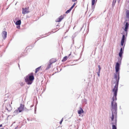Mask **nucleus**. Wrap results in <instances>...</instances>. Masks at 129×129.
<instances>
[{
  "instance_id": "5",
  "label": "nucleus",
  "mask_w": 129,
  "mask_h": 129,
  "mask_svg": "<svg viewBox=\"0 0 129 129\" xmlns=\"http://www.w3.org/2000/svg\"><path fill=\"white\" fill-rule=\"evenodd\" d=\"M64 15H61L59 18H58L56 20V22H60L61 20L64 18Z\"/></svg>"
},
{
  "instance_id": "7",
  "label": "nucleus",
  "mask_w": 129,
  "mask_h": 129,
  "mask_svg": "<svg viewBox=\"0 0 129 129\" xmlns=\"http://www.w3.org/2000/svg\"><path fill=\"white\" fill-rule=\"evenodd\" d=\"M29 12L28 9L27 8H25L24 9L22 8V13L23 14H25Z\"/></svg>"
},
{
  "instance_id": "11",
  "label": "nucleus",
  "mask_w": 129,
  "mask_h": 129,
  "mask_svg": "<svg viewBox=\"0 0 129 129\" xmlns=\"http://www.w3.org/2000/svg\"><path fill=\"white\" fill-rule=\"evenodd\" d=\"M71 54V53H70L69 55L68 56V57L67 56H66L65 57H64L63 59L62 60V62H64L66 61L68 58H69V56Z\"/></svg>"
},
{
  "instance_id": "6",
  "label": "nucleus",
  "mask_w": 129,
  "mask_h": 129,
  "mask_svg": "<svg viewBox=\"0 0 129 129\" xmlns=\"http://www.w3.org/2000/svg\"><path fill=\"white\" fill-rule=\"evenodd\" d=\"M7 33L6 31H3L2 33V36L4 39H5L7 37Z\"/></svg>"
},
{
  "instance_id": "18",
  "label": "nucleus",
  "mask_w": 129,
  "mask_h": 129,
  "mask_svg": "<svg viewBox=\"0 0 129 129\" xmlns=\"http://www.w3.org/2000/svg\"><path fill=\"white\" fill-rule=\"evenodd\" d=\"M95 3V0H92L91 5L92 6L94 5Z\"/></svg>"
},
{
  "instance_id": "4",
  "label": "nucleus",
  "mask_w": 129,
  "mask_h": 129,
  "mask_svg": "<svg viewBox=\"0 0 129 129\" xmlns=\"http://www.w3.org/2000/svg\"><path fill=\"white\" fill-rule=\"evenodd\" d=\"M24 105L21 104H20V107L18 108V110L19 112H20L23 110Z\"/></svg>"
},
{
  "instance_id": "1",
  "label": "nucleus",
  "mask_w": 129,
  "mask_h": 129,
  "mask_svg": "<svg viewBox=\"0 0 129 129\" xmlns=\"http://www.w3.org/2000/svg\"><path fill=\"white\" fill-rule=\"evenodd\" d=\"M119 68H115L116 73L114 74V79L113 84V85H114V88L112 89V91L114 93V95L112 98V101L111 102V110L112 111V116L110 117L112 121H114V115L113 112H115L117 110V105L115 101L116 100V96L118 90V86L119 80ZM116 120L115 119V120Z\"/></svg>"
},
{
  "instance_id": "9",
  "label": "nucleus",
  "mask_w": 129,
  "mask_h": 129,
  "mask_svg": "<svg viewBox=\"0 0 129 129\" xmlns=\"http://www.w3.org/2000/svg\"><path fill=\"white\" fill-rule=\"evenodd\" d=\"M76 3H74V4L72 6L70 9L68 10L66 12V13L68 14L69 13L71 10L73 9V8L76 5Z\"/></svg>"
},
{
  "instance_id": "24",
  "label": "nucleus",
  "mask_w": 129,
  "mask_h": 129,
  "mask_svg": "<svg viewBox=\"0 0 129 129\" xmlns=\"http://www.w3.org/2000/svg\"><path fill=\"white\" fill-rule=\"evenodd\" d=\"M2 124L0 125V127H2Z\"/></svg>"
},
{
  "instance_id": "15",
  "label": "nucleus",
  "mask_w": 129,
  "mask_h": 129,
  "mask_svg": "<svg viewBox=\"0 0 129 129\" xmlns=\"http://www.w3.org/2000/svg\"><path fill=\"white\" fill-rule=\"evenodd\" d=\"M19 113H20V112H19L18 109L15 110L13 112V113L14 114V115H16Z\"/></svg>"
},
{
  "instance_id": "16",
  "label": "nucleus",
  "mask_w": 129,
  "mask_h": 129,
  "mask_svg": "<svg viewBox=\"0 0 129 129\" xmlns=\"http://www.w3.org/2000/svg\"><path fill=\"white\" fill-rule=\"evenodd\" d=\"M16 25H20L21 24V21L20 20H19L17 21L16 23Z\"/></svg>"
},
{
  "instance_id": "25",
  "label": "nucleus",
  "mask_w": 129,
  "mask_h": 129,
  "mask_svg": "<svg viewBox=\"0 0 129 129\" xmlns=\"http://www.w3.org/2000/svg\"><path fill=\"white\" fill-rule=\"evenodd\" d=\"M128 2H129V1H128Z\"/></svg>"
},
{
  "instance_id": "20",
  "label": "nucleus",
  "mask_w": 129,
  "mask_h": 129,
  "mask_svg": "<svg viewBox=\"0 0 129 129\" xmlns=\"http://www.w3.org/2000/svg\"><path fill=\"white\" fill-rule=\"evenodd\" d=\"M100 71H99L97 73L99 77L100 76Z\"/></svg>"
},
{
  "instance_id": "12",
  "label": "nucleus",
  "mask_w": 129,
  "mask_h": 129,
  "mask_svg": "<svg viewBox=\"0 0 129 129\" xmlns=\"http://www.w3.org/2000/svg\"><path fill=\"white\" fill-rule=\"evenodd\" d=\"M123 52V51L122 50V48H121L120 49V52L119 53V56L120 57H121L122 56V54Z\"/></svg>"
},
{
  "instance_id": "10",
  "label": "nucleus",
  "mask_w": 129,
  "mask_h": 129,
  "mask_svg": "<svg viewBox=\"0 0 129 129\" xmlns=\"http://www.w3.org/2000/svg\"><path fill=\"white\" fill-rule=\"evenodd\" d=\"M125 39V36L124 35H123L122 36V38L121 40V46H123L124 42Z\"/></svg>"
},
{
  "instance_id": "3",
  "label": "nucleus",
  "mask_w": 129,
  "mask_h": 129,
  "mask_svg": "<svg viewBox=\"0 0 129 129\" xmlns=\"http://www.w3.org/2000/svg\"><path fill=\"white\" fill-rule=\"evenodd\" d=\"M124 23H125L124 25V30L125 32L126 35L127 34V30L129 26V10H127L126 12V18Z\"/></svg>"
},
{
  "instance_id": "13",
  "label": "nucleus",
  "mask_w": 129,
  "mask_h": 129,
  "mask_svg": "<svg viewBox=\"0 0 129 129\" xmlns=\"http://www.w3.org/2000/svg\"><path fill=\"white\" fill-rule=\"evenodd\" d=\"M78 112L79 114H80L83 113L84 112V111L81 108H80V110H78Z\"/></svg>"
},
{
  "instance_id": "22",
  "label": "nucleus",
  "mask_w": 129,
  "mask_h": 129,
  "mask_svg": "<svg viewBox=\"0 0 129 129\" xmlns=\"http://www.w3.org/2000/svg\"><path fill=\"white\" fill-rule=\"evenodd\" d=\"M77 0H72L73 2H75Z\"/></svg>"
},
{
  "instance_id": "8",
  "label": "nucleus",
  "mask_w": 129,
  "mask_h": 129,
  "mask_svg": "<svg viewBox=\"0 0 129 129\" xmlns=\"http://www.w3.org/2000/svg\"><path fill=\"white\" fill-rule=\"evenodd\" d=\"M112 129H116V126H115V125H116V120H115L112 123Z\"/></svg>"
},
{
  "instance_id": "2",
  "label": "nucleus",
  "mask_w": 129,
  "mask_h": 129,
  "mask_svg": "<svg viewBox=\"0 0 129 129\" xmlns=\"http://www.w3.org/2000/svg\"><path fill=\"white\" fill-rule=\"evenodd\" d=\"M33 74V73L31 72L24 78L25 81L27 84L30 85L32 83L34 79Z\"/></svg>"
},
{
  "instance_id": "17",
  "label": "nucleus",
  "mask_w": 129,
  "mask_h": 129,
  "mask_svg": "<svg viewBox=\"0 0 129 129\" xmlns=\"http://www.w3.org/2000/svg\"><path fill=\"white\" fill-rule=\"evenodd\" d=\"M41 68V66L39 67L36 69V71L35 72V73H37V72L39 71L40 70Z\"/></svg>"
},
{
  "instance_id": "19",
  "label": "nucleus",
  "mask_w": 129,
  "mask_h": 129,
  "mask_svg": "<svg viewBox=\"0 0 129 129\" xmlns=\"http://www.w3.org/2000/svg\"><path fill=\"white\" fill-rule=\"evenodd\" d=\"M98 67L99 68V71H100V70L101 69V68L100 66V65H98Z\"/></svg>"
},
{
  "instance_id": "14",
  "label": "nucleus",
  "mask_w": 129,
  "mask_h": 129,
  "mask_svg": "<svg viewBox=\"0 0 129 129\" xmlns=\"http://www.w3.org/2000/svg\"><path fill=\"white\" fill-rule=\"evenodd\" d=\"M6 108L7 110L9 111L11 109V107L10 105L9 104L6 107Z\"/></svg>"
},
{
  "instance_id": "21",
  "label": "nucleus",
  "mask_w": 129,
  "mask_h": 129,
  "mask_svg": "<svg viewBox=\"0 0 129 129\" xmlns=\"http://www.w3.org/2000/svg\"><path fill=\"white\" fill-rule=\"evenodd\" d=\"M63 120V118H62V119L61 120V121H60V122H59L60 124H61Z\"/></svg>"
},
{
  "instance_id": "23",
  "label": "nucleus",
  "mask_w": 129,
  "mask_h": 129,
  "mask_svg": "<svg viewBox=\"0 0 129 129\" xmlns=\"http://www.w3.org/2000/svg\"><path fill=\"white\" fill-rule=\"evenodd\" d=\"M20 27V26H17V28H18V29Z\"/></svg>"
}]
</instances>
